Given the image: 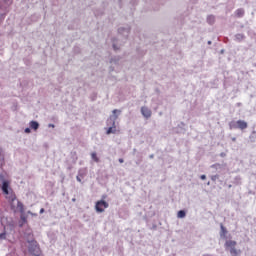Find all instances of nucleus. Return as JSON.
Here are the masks:
<instances>
[{
    "label": "nucleus",
    "instance_id": "1",
    "mask_svg": "<svg viewBox=\"0 0 256 256\" xmlns=\"http://www.w3.org/2000/svg\"><path fill=\"white\" fill-rule=\"evenodd\" d=\"M28 251L31 255L39 256L41 255V248H39V243L33 239V234H28Z\"/></svg>",
    "mask_w": 256,
    "mask_h": 256
},
{
    "label": "nucleus",
    "instance_id": "2",
    "mask_svg": "<svg viewBox=\"0 0 256 256\" xmlns=\"http://www.w3.org/2000/svg\"><path fill=\"white\" fill-rule=\"evenodd\" d=\"M16 200H17V196L15 195H11L9 197L11 210L14 213H17V211H19L20 215H25V205H23L21 201L17 200V207H15L14 203Z\"/></svg>",
    "mask_w": 256,
    "mask_h": 256
},
{
    "label": "nucleus",
    "instance_id": "3",
    "mask_svg": "<svg viewBox=\"0 0 256 256\" xmlns=\"http://www.w3.org/2000/svg\"><path fill=\"white\" fill-rule=\"evenodd\" d=\"M121 115V110L114 109L112 115L106 120L107 127H116L115 123L119 116Z\"/></svg>",
    "mask_w": 256,
    "mask_h": 256
},
{
    "label": "nucleus",
    "instance_id": "4",
    "mask_svg": "<svg viewBox=\"0 0 256 256\" xmlns=\"http://www.w3.org/2000/svg\"><path fill=\"white\" fill-rule=\"evenodd\" d=\"M109 208V203L105 200H99L96 202L95 210L97 213H103L105 209Z\"/></svg>",
    "mask_w": 256,
    "mask_h": 256
},
{
    "label": "nucleus",
    "instance_id": "5",
    "mask_svg": "<svg viewBox=\"0 0 256 256\" xmlns=\"http://www.w3.org/2000/svg\"><path fill=\"white\" fill-rule=\"evenodd\" d=\"M118 33L119 35H122L123 37H125V39H127L131 33V26L126 25V26L119 27Z\"/></svg>",
    "mask_w": 256,
    "mask_h": 256
},
{
    "label": "nucleus",
    "instance_id": "6",
    "mask_svg": "<svg viewBox=\"0 0 256 256\" xmlns=\"http://www.w3.org/2000/svg\"><path fill=\"white\" fill-rule=\"evenodd\" d=\"M85 177H87V169H79L78 175L76 176V181H78V183H83L82 179H85Z\"/></svg>",
    "mask_w": 256,
    "mask_h": 256
},
{
    "label": "nucleus",
    "instance_id": "7",
    "mask_svg": "<svg viewBox=\"0 0 256 256\" xmlns=\"http://www.w3.org/2000/svg\"><path fill=\"white\" fill-rule=\"evenodd\" d=\"M227 228L223 225V223H220V237L221 239H227Z\"/></svg>",
    "mask_w": 256,
    "mask_h": 256
},
{
    "label": "nucleus",
    "instance_id": "8",
    "mask_svg": "<svg viewBox=\"0 0 256 256\" xmlns=\"http://www.w3.org/2000/svg\"><path fill=\"white\" fill-rule=\"evenodd\" d=\"M1 189L4 195H9V180L2 182Z\"/></svg>",
    "mask_w": 256,
    "mask_h": 256
},
{
    "label": "nucleus",
    "instance_id": "9",
    "mask_svg": "<svg viewBox=\"0 0 256 256\" xmlns=\"http://www.w3.org/2000/svg\"><path fill=\"white\" fill-rule=\"evenodd\" d=\"M141 114L143 115V117H145L146 119H149L151 117V111L149 110V108L143 106L141 108Z\"/></svg>",
    "mask_w": 256,
    "mask_h": 256
},
{
    "label": "nucleus",
    "instance_id": "10",
    "mask_svg": "<svg viewBox=\"0 0 256 256\" xmlns=\"http://www.w3.org/2000/svg\"><path fill=\"white\" fill-rule=\"evenodd\" d=\"M9 5H11V0H1L0 1V9H2V11H5V9H7V7H9Z\"/></svg>",
    "mask_w": 256,
    "mask_h": 256
},
{
    "label": "nucleus",
    "instance_id": "11",
    "mask_svg": "<svg viewBox=\"0 0 256 256\" xmlns=\"http://www.w3.org/2000/svg\"><path fill=\"white\" fill-rule=\"evenodd\" d=\"M235 245H237V241H235V240H227L225 242L226 248L235 249Z\"/></svg>",
    "mask_w": 256,
    "mask_h": 256
},
{
    "label": "nucleus",
    "instance_id": "12",
    "mask_svg": "<svg viewBox=\"0 0 256 256\" xmlns=\"http://www.w3.org/2000/svg\"><path fill=\"white\" fill-rule=\"evenodd\" d=\"M27 223V216L25 214H20V220L18 221V226L23 227Z\"/></svg>",
    "mask_w": 256,
    "mask_h": 256
},
{
    "label": "nucleus",
    "instance_id": "13",
    "mask_svg": "<svg viewBox=\"0 0 256 256\" xmlns=\"http://www.w3.org/2000/svg\"><path fill=\"white\" fill-rule=\"evenodd\" d=\"M238 124V129H241L243 131V129H247L248 124L247 122H245V120H238L237 121Z\"/></svg>",
    "mask_w": 256,
    "mask_h": 256
},
{
    "label": "nucleus",
    "instance_id": "14",
    "mask_svg": "<svg viewBox=\"0 0 256 256\" xmlns=\"http://www.w3.org/2000/svg\"><path fill=\"white\" fill-rule=\"evenodd\" d=\"M206 23H208V25H215V15H208L206 18Z\"/></svg>",
    "mask_w": 256,
    "mask_h": 256
},
{
    "label": "nucleus",
    "instance_id": "15",
    "mask_svg": "<svg viewBox=\"0 0 256 256\" xmlns=\"http://www.w3.org/2000/svg\"><path fill=\"white\" fill-rule=\"evenodd\" d=\"M117 133V126H109L106 131V135Z\"/></svg>",
    "mask_w": 256,
    "mask_h": 256
},
{
    "label": "nucleus",
    "instance_id": "16",
    "mask_svg": "<svg viewBox=\"0 0 256 256\" xmlns=\"http://www.w3.org/2000/svg\"><path fill=\"white\" fill-rule=\"evenodd\" d=\"M30 128H32L33 131H37V129H39V122L35 120L30 121Z\"/></svg>",
    "mask_w": 256,
    "mask_h": 256
},
{
    "label": "nucleus",
    "instance_id": "17",
    "mask_svg": "<svg viewBox=\"0 0 256 256\" xmlns=\"http://www.w3.org/2000/svg\"><path fill=\"white\" fill-rule=\"evenodd\" d=\"M230 256H241V250H237L236 248L230 249Z\"/></svg>",
    "mask_w": 256,
    "mask_h": 256
},
{
    "label": "nucleus",
    "instance_id": "18",
    "mask_svg": "<svg viewBox=\"0 0 256 256\" xmlns=\"http://www.w3.org/2000/svg\"><path fill=\"white\" fill-rule=\"evenodd\" d=\"M119 61H121V56H114L110 59V63H113L114 65H119Z\"/></svg>",
    "mask_w": 256,
    "mask_h": 256
},
{
    "label": "nucleus",
    "instance_id": "19",
    "mask_svg": "<svg viewBox=\"0 0 256 256\" xmlns=\"http://www.w3.org/2000/svg\"><path fill=\"white\" fill-rule=\"evenodd\" d=\"M186 216H187V212H185V210H179L177 213L178 219H185Z\"/></svg>",
    "mask_w": 256,
    "mask_h": 256
},
{
    "label": "nucleus",
    "instance_id": "20",
    "mask_svg": "<svg viewBox=\"0 0 256 256\" xmlns=\"http://www.w3.org/2000/svg\"><path fill=\"white\" fill-rule=\"evenodd\" d=\"M245 39V34H236L235 35V41H237L238 43H241V41H244Z\"/></svg>",
    "mask_w": 256,
    "mask_h": 256
},
{
    "label": "nucleus",
    "instance_id": "21",
    "mask_svg": "<svg viewBox=\"0 0 256 256\" xmlns=\"http://www.w3.org/2000/svg\"><path fill=\"white\" fill-rule=\"evenodd\" d=\"M235 13H236V16L241 18L245 15V10L243 8H239V9L236 10Z\"/></svg>",
    "mask_w": 256,
    "mask_h": 256
},
{
    "label": "nucleus",
    "instance_id": "22",
    "mask_svg": "<svg viewBox=\"0 0 256 256\" xmlns=\"http://www.w3.org/2000/svg\"><path fill=\"white\" fill-rule=\"evenodd\" d=\"M91 158L93 159V161H95V163H99V157H97V152H92Z\"/></svg>",
    "mask_w": 256,
    "mask_h": 256
},
{
    "label": "nucleus",
    "instance_id": "23",
    "mask_svg": "<svg viewBox=\"0 0 256 256\" xmlns=\"http://www.w3.org/2000/svg\"><path fill=\"white\" fill-rule=\"evenodd\" d=\"M229 128L230 129H238V124H237V121H232L229 123Z\"/></svg>",
    "mask_w": 256,
    "mask_h": 256
},
{
    "label": "nucleus",
    "instance_id": "24",
    "mask_svg": "<svg viewBox=\"0 0 256 256\" xmlns=\"http://www.w3.org/2000/svg\"><path fill=\"white\" fill-rule=\"evenodd\" d=\"M211 169H221V164H219V163H216V164H213V165H211Z\"/></svg>",
    "mask_w": 256,
    "mask_h": 256
},
{
    "label": "nucleus",
    "instance_id": "25",
    "mask_svg": "<svg viewBox=\"0 0 256 256\" xmlns=\"http://www.w3.org/2000/svg\"><path fill=\"white\" fill-rule=\"evenodd\" d=\"M5 175L6 173H1L0 174V182L3 183L4 181H7V179H5Z\"/></svg>",
    "mask_w": 256,
    "mask_h": 256
},
{
    "label": "nucleus",
    "instance_id": "26",
    "mask_svg": "<svg viewBox=\"0 0 256 256\" xmlns=\"http://www.w3.org/2000/svg\"><path fill=\"white\" fill-rule=\"evenodd\" d=\"M0 239H1V240L7 239V232H2V233H0Z\"/></svg>",
    "mask_w": 256,
    "mask_h": 256
},
{
    "label": "nucleus",
    "instance_id": "27",
    "mask_svg": "<svg viewBox=\"0 0 256 256\" xmlns=\"http://www.w3.org/2000/svg\"><path fill=\"white\" fill-rule=\"evenodd\" d=\"M5 165V158L0 155V167H3Z\"/></svg>",
    "mask_w": 256,
    "mask_h": 256
},
{
    "label": "nucleus",
    "instance_id": "28",
    "mask_svg": "<svg viewBox=\"0 0 256 256\" xmlns=\"http://www.w3.org/2000/svg\"><path fill=\"white\" fill-rule=\"evenodd\" d=\"M217 179H219V175L218 174L211 176V181L215 182V181H217Z\"/></svg>",
    "mask_w": 256,
    "mask_h": 256
},
{
    "label": "nucleus",
    "instance_id": "29",
    "mask_svg": "<svg viewBox=\"0 0 256 256\" xmlns=\"http://www.w3.org/2000/svg\"><path fill=\"white\" fill-rule=\"evenodd\" d=\"M9 227H11L12 229H15V222L11 221L8 222Z\"/></svg>",
    "mask_w": 256,
    "mask_h": 256
},
{
    "label": "nucleus",
    "instance_id": "30",
    "mask_svg": "<svg viewBox=\"0 0 256 256\" xmlns=\"http://www.w3.org/2000/svg\"><path fill=\"white\" fill-rule=\"evenodd\" d=\"M113 49H114V51H119V47L117 46V44H113Z\"/></svg>",
    "mask_w": 256,
    "mask_h": 256
},
{
    "label": "nucleus",
    "instance_id": "31",
    "mask_svg": "<svg viewBox=\"0 0 256 256\" xmlns=\"http://www.w3.org/2000/svg\"><path fill=\"white\" fill-rule=\"evenodd\" d=\"M200 179H201L202 181H205V179H207V176H206L205 174H202V175L200 176Z\"/></svg>",
    "mask_w": 256,
    "mask_h": 256
},
{
    "label": "nucleus",
    "instance_id": "32",
    "mask_svg": "<svg viewBox=\"0 0 256 256\" xmlns=\"http://www.w3.org/2000/svg\"><path fill=\"white\" fill-rule=\"evenodd\" d=\"M24 133H31V128H25Z\"/></svg>",
    "mask_w": 256,
    "mask_h": 256
},
{
    "label": "nucleus",
    "instance_id": "33",
    "mask_svg": "<svg viewBox=\"0 0 256 256\" xmlns=\"http://www.w3.org/2000/svg\"><path fill=\"white\" fill-rule=\"evenodd\" d=\"M255 135H256V132L253 131V132H252V135L250 136V139H255Z\"/></svg>",
    "mask_w": 256,
    "mask_h": 256
},
{
    "label": "nucleus",
    "instance_id": "34",
    "mask_svg": "<svg viewBox=\"0 0 256 256\" xmlns=\"http://www.w3.org/2000/svg\"><path fill=\"white\" fill-rule=\"evenodd\" d=\"M43 213H45V208L40 209V215H43Z\"/></svg>",
    "mask_w": 256,
    "mask_h": 256
},
{
    "label": "nucleus",
    "instance_id": "35",
    "mask_svg": "<svg viewBox=\"0 0 256 256\" xmlns=\"http://www.w3.org/2000/svg\"><path fill=\"white\" fill-rule=\"evenodd\" d=\"M155 158V155L154 154H151L150 156H149V159H154Z\"/></svg>",
    "mask_w": 256,
    "mask_h": 256
},
{
    "label": "nucleus",
    "instance_id": "36",
    "mask_svg": "<svg viewBox=\"0 0 256 256\" xmlns=\"http://www.w3.org/2000/svg\"><path fill=\"white\" fill-rule=\"evenodd\" d=\"M48 127L55 128V124H48Z\"/></svg>",
    "mask_w": 256,
    "mask_h": 256
},
{
    "label": "nucleus",
    "instance_id": "37",
    "mask_svg": "<svg viewBox=\"0 0 256 256\" xmlns=\"http://www.w3.org/2000/svg\"><path fill=\"white\" fill-rule=\"evenodd\" d=\"M118 161H119V163H124L123 158H120Z\"/></svg>",
    "mask_w": 256,
    "mask_h": 256
},
{
    "label": "nucleus",
    "instance_id": "38",
    "mask_svg": "<svg viewBox=\"0 0 256 256\" xmlns=\"http://www.w3.org/2000/svg\"><path fill=\"white\" fill-rule=\"evenodd\" d=\"M68 171H71L73 169V166H68Z\"/></svg>",
    "mask_w": 256,
    "mask_h": 256
},
{
    "label": "nucleus",
    "instance_id": "39",
    "mask_svg": "<svg viewBox=\"0 0 256 256\" xmlns=\"http://www.w3.org/2000/svg\"><path fill=\"white\" fill-rule=\"evenodd\" d=\"M135 153H137V149L136 148L133 149V155H135Z\"/></svg>",
    "mask_w": 256,
    "mask_h": 256
},
{
    "label": "nucleus",
    "instance_id": "40",
    "mask_svg": "<svg viewBox=\"0 0 256 256\" xmlns=\"http://www.w3.org/2000/svg\"><path fill=\"white\" fill-rule=\"evenodd\" d=\"M235 180L236 181H241V178L240 177H236Z\"/></svg>",
    "mask_w": 256,
    "mask_h": 256
},
{
    "label": "nucleus",
    "instance_id": "41",
    "mask_svg": "<svg viewBox=\"0 0 256 256\" xmlns=\"http://www.w3.org/2000/svg\"><path fill=\"white\" fill-rule=\"evenodd\" d=\"M207 43H208V45H212L213 42L211 40H209Z\"/></svg>",
    "mask_w": 256,
    "mask_h": 256
},
{
    "label": "nucleus",
    "instance_id": "42",
    "mask_svg": "<svg viewBox=\"0 0 256 256\" xmlns=\"http://www.w3.org/2000/svg\"><path fill=\"white\" fill-rule=\"evenodd\" d=\"M232 141H233V142H236V141H237V138L233 137V138H232Z\"/></svg>",
    "mask_w": 256,
    "mask_h": 256
},
{
    "label": "nucleus",
    "instance_id": "43",
    "mask_svg": "<svg viewBox=\"0 0 256 256\" xmlns=\"http://www.w3.org/2000/svg\"><path fill=\"white\" fill-rule=\"evenodd\" d=\"M231 187H233V185L229 184V185H228V189H231Z\"/></svg>",
    "mask_w": 256,
    "mask_h": 256
},
{
    "label": "nucleus",
    "instance_id": "44",
    "mask_svg": "<svg viewBox=\"0 0 256 256\" xmlns=\"http://www.w3.org/2000/svg\"><path fill=\"white\" fill-rule=\"evenodd\" d=\"M220 155H221V157H225V153H221Z\"/></svg>",
    "mask_w": 256,
    "mask_h": 256
},
{
    "label": "nucleus",
    "instance_id": "45",
    "mask_svg": "<svg viewBox=\"0 0 256 256\" xmlns=\"http://www.w3.org/2000/svg\"><path fill=\"white\" fill-rule=\"evenodd\" d=\"M115 69L113 67H110V71H114Z\"/></svg>",
    "mask_w": 256,
    "mask_h": 256
},
{
    "label": "nucleus",
    "instance_id": "46",
    "mask_svg": "<svg viewBox=\"0 0 256 256\" xmlns=\"http://www.w3.org/2000/svg\"><path fill=\"white\" fill-rule=\"evenodd\" d=\"M221 53H225V50H221Z\"/></svg>",
    "mask_w": 256,
    "mask_h": 256
},
{
    "label": "nucleus",
    "instance_id": "47",
    "mask_svg": "<svg viewBox=\"0 0 256 256\" xmlns=\"http://www.w3.org/2000/svg\"><path fill=\"white\" fill-rule=\"evenodd\" d=\"M207 185H211V183H210V182H208V183H207Z\"/></svg>",
    "mask_w": 256,
    "mask_h": 256
},
{
    "label": "nucleus",
    "instance_id": "48",
    "mask_svg": "<svg viewBox=\"0 0 256 256\" xmlns=\"http://www.w3.org/2000/svg\"><path fill=\"white\" fill-rule=\"evenodd\" d=\"M72 201H75V198H73Z\"/></svg>",
    "mask_w": 256,
    "mask_h": 256
},
{
    "label": "nucleus",
    "instance_id": "49",
    "mask_svg": "<svg viewBox=\"0 0 256 256\" xmlns=\"http://www.w3.org/2000/svg\"><path fill=\"white\" fill-rule=\"evenodd\" d=\"M29 214H31V211H28Z\"/></svg>",
    "mask_w": 256,
    "mask_h": 256
}]
</instances>
